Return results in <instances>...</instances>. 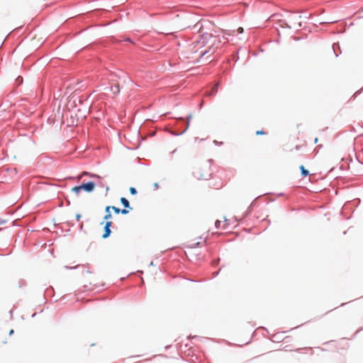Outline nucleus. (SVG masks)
Masks as SVG:
<instances>
[{"instance_id": "b1692460", "label": "nucleus", "mask_w": 363, "mask_h": 363, "mask_svg": "<svg viewBox=\"0 0 363 363\" xmlns=\"http://www.w3.org/2000/svg\"><path fill=\"white\" fill-rule=\"evenodd\" d=\"M81 218V216L80 215H77V220H79V218Z\"/></svg>"}, {"instance_id": "4468645a", "label": "nucleus", "mask_w": 363, "mask_h": 363, "mask_svg": "<svg viewBox=\"0 0 363 363\" xmlns=\"http://www.w3.org/2000/svg\"><path fill=\"white\" fill-rule=\"evenodd\" d=\"M288 23L289 24H290V23H289L288 19H287V20H284V21H281V27H283V28H287V26H286V23Z\"/></svg>"}, {"instance_id": "f3484780", "label": "nucleus", "mask_w": 363, "mask_h": 363, "mask_svg": "<svg viewBox=\"0 0 363 363\" xmlns=\"http://www.w3.org/2000/svg\"><path fill=\"white\" fill-rule=\"evenodd\" d=\"M221 222L218 220H217L215 223V226L216 228H219L220 227V225Z\"/></svg>"}, {"instance_id": "cd10ccee", "label": "nucleus", "mask_w": 363, "mask_h": 363, "mask_svg": "<svg viewBox=\"0 0 363 363\" xmlns=\"http://www.w3.org/2000/svg\"><path fill=\"white\" fill-rule=\"evenodd\" d=\"M150 266H154V263H153V262H152V261L150 262Z\"/></svg>"}, {"instance_id": "a211bd4d", "label": "nucleus", "mask_w": 363, "mask_h": 363, "mask_svg": "<svg viewBox=\"0 0 363 363\" xmlns=\"http://www.w3.org/2000/svg\"><path fill=\"white\" fill-rule=\"evenodd\" d=\"M120 213H121L122 214H127L128 213V211L126 209H122L121 210Z\"/></svg>"}, {"instance_id": "9d476101", "label": "nucleus", "mask_w": 363, "mask_h": 363, "mask_svg": "<svg viewBox=\"0 0 363 363\" xmlns=\"http://www.w3.org/2000/svg\"><path fill=\"white\" fill-rule=\"evenodd\" d=\"M300 169L301 171V174L303 177H306L309 174V172L306 170L303 165L300 166Z\"/></svg>"}, {"instance_id": "f257e3e1", "label": "nucleus", "mask_w": 363, "mask_h": 363, "mask_svg": "<svg viewBox=\"0 0 363 363\" xmlns=\"http://www.w3.org/2000/svg\"><path fill=\"white\" fill-rule=\"evenodd\" d=\"M301 18V16L296 15L295 13H290L288 16V21L290 24L285 23L287 28L298 29L302 26L301 22L299 21Z\"/></svg>"}, {"instance_id": "1a4fd4ad", "label": "nucleus", "mask_w": 363, "mask_h": 363, "mask_svg": "<svg viewBox=\"0 0 363 363\" xmlns=\"http://www.w3.org/2000/svg\"><path fill=\"white\" fill-rule=\"evenodd\" d=\"M111 91L114 94H118L120 92V88L118 84H116L111 86Z\"/></svg>"}, {"instance_id": "4be33fe9", "label": "nucleus", "mask_w": 363, "mask_h": 363, "mask_svg": "<svg viewBox=\"0 0 363 363\" xmlns=\"http://www.w3.org/2000/svg\"><path fill=\"white\" fill-rule=\"evenodd\" d=\"M219 273V271L213 273V277H216Z\"/></svg>"}, {"instance_id": "dca6fc26", "label": "nucleus", "mask_w": 363, "mask_h": 363, "mask_svg": "<svg viewBox=\"0 0 363 363\" xmlns=\"http://www.w3.org/2000/svg\"><path fill=\"white\" fill-rule=\"evenodd\" d=\"M111 208L114 211V212H115L116 213H120V211H121V209H120V208H116V207H115V206H113V207H111Z\"/></svg>"}, {"instance_id": "39448f33", "label": "nucleus", "mask_w": 363, "mask_h": 363, "mask_svg": "<svg viewBox=\"0 0 363 363\" xmlns=\"http://www.w3.org/2000/svg\"><path fill=\"white\" fill-rule=\"evenodd\" d=\"M111 221H106L105 226H104V233L102 235V238L104 239H106L108 238L111 233Z\"/></svg>"}, {"instance_id": "20e7f679", "label": "nucleus", "mask_w": 363, "mask_h": 363, "mask_svg": "<svg viewBox=\"0 0 363 363\" xmlns=\"http://www.w3.org/2000/svg\"><path fill=\"white\" fill-rule=\"evenodd\" d=\"M80 186L82 190L89 193L94 191L95 183L93 182H88L86 183H82Z\"/></svg>"}, {"instance_id": "bb28decb", "label": "nucleus", "mask_w": 363, "mask_h": 363, "mask_svg": "<svg viewBox=\"0 0 363 363\" xmlns=\"http://www.w3.org/2000/svg\"><path fill=\"white\" fill-rule=\"evenodd\" d=\"M218 262H219V259L217 261L214 262V264H217Z\"/></svg>"}, {"instance_id": "9b49d317", "label": "nucleus", "mask_w": 363, "mask_h": 363, "mask_svg": "<svg viewBox=\"0 0 363 363\" xmlns=\"http://www.w3.org/2000/svg\"><path fill=\"white\" fill-rule=\"evenodd\" d=\"M82 190V189L80 185L79 186H74L72 189V191L75 193L77 195H78Z\"/></svg>"}, {"instance_id": "5701e85b", "label": "nucleus", "mask_w": 363, "mask_h": 363, "mask_svg": "<svg viewBox=\"0 0 363 363\" xmlns=\"http://www.w3.org/2000/svg\"><path fill=\"white\" fill-rule=\"evenodd\" d=\"M99 185L101 186H104V184L101 181H100V182L99 183Z\"/></svg>"}, {"instance_id": "2eb2a0df", "label": "nucleus", "mask_w": 363, "mask_h": 363, "mask_svg": "<svg viewBox=\"0 0 363 363\" xmlns=\"http://www.w3.org/2000/svg\"><path fill=\"white\" fill-rule=\"evenodd\" d=\"M130 193L132 194V195H135L137 194V190L134 188V187H130Z\"/></svg>"}, {"instance_id": "ddd939ff", "label": "nucleus", "mask_w": 363, "mask_h": 363, "mask_svg": "<svg viewBox=\"0 0 363 363\" xmlns=\"http://www.w3.org/2000/svg\"><path fill=\"white\" fill-rule=\"evenodd\" d=\"M336 47H337L338 50H340L339 45H337V44L333 45V49L334 53H335V56L337 57L339 55V53L337 52Z\"/></svg>"}, {"instance_id": "2f4dec72", "label": "nucleus", "mask_w": 363, "mask_h": 363, "mask_svg": "<svg viewBox=\"0 0 363 363\" xmlns=\"http://www.w3.org/2000/svg\"><path fill=\"white\" fill-rule=\"evenodd\" d=\"M179 120L183 121L184 119H183V118H179Z\"/></svg>"}, {"instance_id": "6ab92c4d", "label": "nucleus", "mask_w": 363, "mask_h": 363, "mask_svg": "<svg viewBox=\"0 0 363 363\" xmlns=\"http://www.w3.org/2000/svg\"><path fill=\"white\" fill-rule=\"evenodd\" d=\"M243 30H243V28H242V27H240V28L237 30V31H238V33H243Z\"/></svg>"}, {"instance_id": "0eeeda50", "label": "nucleus", "mask_w": 363, "mask_h": 363, "mask_svg": "<svg viewBox=\"0 0 363 363\" xmlns=\"http://www.w3.org/2000/svg\"><path fill=\"white\" fill-rule=\"evenodd\" d=\"M110 209H111V206H106V209H105V211H106V215L104 218V220H108L110 218H111V213L110 212Z\"/></svg>"}, {"instance_id": "412c9836", "label": "nucleus", "mask_w": 363, "mask_h": 363, "mask_svg": "<svg viewBox=\"0 0 363 363\" xmlns=\"http://www.w3.org/2000/svg\"><path fill=\"white\" fill-rule=\"evenodd\" d=\"M154 187L155 189H157L159 188V184L157 183L154 184Z\"/></svg>"}, {"instance_id": "aec40b11", "label": "nucleus", "mask_w": 363, "mask_h": 363, "mask_svg": "<svg viewBox=\"0 0 363 363\" xmlns=\"http://www.w3.org/2000/svg\"><path fill=\"white\" fill-rule=\"evenodd\" d=\"M257 135H264V132L263 130H258L256 132Z\"/></svg>"}, {"instance_id": "423d86ee", "label": "nucleus", "mask_w": 363, "mask_h": 363, "mask_svg": "<svg viewBox=\"0 0 363 363\" xmlns=\"http://www.w3.org/2000/svg\"><path fill=\"white\" fill-rule=\"evenodd\" d=\"M220 85V82H218L211 89V91L207 94L208 96H213L218 92V86Z\"/></svg>"}, {"instance_id": "6e6552de", "label": "nucleus", "mask_w": 363, "mask_h": 363, "mask_svg": "<svg viewBox=\"0 0 363 363\" xmlns=\"http://www.w3.org/2000/svg\"><path fill=\"white\" fill-rule=\"evenodd\" d=\"M121 203L125 208H129L132 209L130 206L129 201L124 197L121 198Z\"/></svg>"}, {"instance_id": "f8f14e48", "label": "nucleus", "mask_w": 363, "mask_h": 363, "mask_svg": "<svg viewBox=\"0 0 363 363\" xmlns=\"http://www.w3.org/2000/svg\"><path fill=\"white\" fill-rule=\"evenodd\" d=\"M83 174H84V175H89V176H90L91 177H92V178H97V179H100V180H101V177H100V176H99V175H97V174H89V173L86 172H84L83 173Z\"/></svg>"}, {"instance_id": "f03ea898", "label": "nucleus", "mask_w": 363, "mask_h": 363, "mask_svg": "<svg viewBox=\"0 0 363 363\" xmlns=\"http://www.w3.org/2000/svg\"><path fill=\"white\" fill-rule=\"evenodd\" d=\"M201 169H196L194 171V176L198 179H208L211 176V173L206 171L205 173H201Z\"/></svg>"}, {"instance_id": "c85d7f7f", "label": "nucleus", "mask_w": 363, "mask_h": 363, "mask_svg": "<svg viewBox=\"0 0 363 363\" xmlns=\"http://www.w3.org/2000/svg\"><path fill=\"white\" fill-rule=\"evenodd\" d=\"M67 269H74V267H69L68 266L65 267Z\"/></svg>"}, {"instance_id": "393cba45", "label": "nucleus", "mask_w": 363, "mask_h": 363, "mask_svg": "<svg viewBox=\"0 0 363 363\" xmlns=\"http://www.w3.org/2000/svg\"><path fill=\"white\" fill-rule=\"evenodd\" d=\"M18 79H21V82H22V81H23V78H21V77H18L17 78V80H18Z\"/></svg>"}, {"instance_id": "a878e982", "label": "nucleus", "mask_w": 363, "mask_h": 363, "mask_svg": "<svg viewBox=\"0 0 363 363\" xmlns=\"http://www.w3.org/2000/svg\"><path fill=\"white\" fill-rule=\"evenodd\" d=\"M13 330H11L10 332H9V335H11L13 333Z\"/></svg>"}, {"instance_id": "7c9ffc66", "label": "nucleus", "mask_w": 363, "mask_h": 363, "mask_svg": "<svg viewBox=\"0 0 363 363\" xmlns=\"http://www.w3.org/2000/svg\"><path fill=\"white\" fill-rule=\"evenodd\" d=\"M106 191H108L109 190V187L106 186Z\"/></svg>"}, {"instance_id": "7ed1b4c3", "label": "nucleus", "mask_w": 363, "mask_h": 363, "mask_svg": "<svg viewBox=\"0 0 363 363\" xmlns=\"http://www.w3.org/2000/svg\"><path fill=\"white\" fill-rule=\"evenodd\" d=\"M192 118V115L191 114H189L186 116V126H185V128L179 132V133H177L176 131H170V133L173 135H182L184 134L189 128V125H190V121H191V119Z\"/></svg>"}, {"instance_id": "c756f323", "label": "nucleus", "mask_w": 363, "mask_h": 363, "mask_svg": "<svg viewBox=\"0 0 363 363\" xmlns=\"http://www.w3.org/2000/svg\"><path fill=\"white\" fill-rule=\"evenodd\" d=\"M314 143H318V138H315V139Z\"/></svg>"}]
</instances>
